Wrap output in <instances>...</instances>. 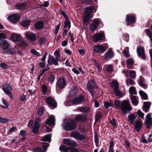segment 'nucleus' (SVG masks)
Masks as SVG:
<instances>
[{
    "label": "nucleus",
    "instance_id": "obj_59",
    "mask_svg": "<svg viewBox=\"0 0 152 152\" xmlns=\"http://www.w3.org/2000/svg\"><path fill=\"white\" fill-rule=\"evenodd\" d=\"M104 105L106 108H108L110 106H112L113 105V104L109 102H105L104 103Z\"/></svg>",
    "mask_w": 152,
    "mask_h": 152
},
{
    "label": "nucleus",
    "instance_id": "obj_27",
    "mask_svg": "<svg viewBox=\"0 0 152 152\" xmlns=\"http://www.w3.org/2000/svg\"><path fill=\"white\" fill-rule=\"evenodd\" d=\"M26 36L28 39L31 41H34L36 40L35 35L32 33H26Z\"/></svg>",
    "mask_w": 152,
    "mask_h": 152
},
{
    "label": "nucleus",
    "instance_id": "obj_33",
    "mask_svg": "<svg viewBox=\"0 0 152 152\" xmlns=\"http://www.w3.org/2000/svg\"><path fill=\"white\" fill-rule=\"evenodd\" d=\"M93 8L92 7H89L85 8V13L86 15L90 16L91 14L93 12Z\"/></svg>",
    "mask_w": 152,
    "mask_h": 152
},
{
    "label": "nucleus",
    "instance_id": "obj_18",
    "mask_svg": "<svg viewBox=\"0 0 152 152\" xmlns=\"http://www.w3.org/2000/svg\"><path fill=\"white\" fill-rule=\"evenodd\" d=\"M104 59L106 60H108L113 57L114 55L113 51L110 49L105 54Z\"/></svg>",
    "mask_w": 152,
    "mask_h": 152
},
{
    "label": "nucleus",
    "instance_id": "obj_24",
    "mask_svg": "<svg viewBox=\"0 0 152 152\" xmlns=\"http://www.w3.org/2000/svg\"><path fill=\"white\" fill-rule=\"evenodd\" d=\"M126 16V21L127 25H129L134 22L135 20V18L134 16L127 15Z\"/></svg>",
    "mask_w": 152,
    "mask_h": 152
},
{
    "label": "nucleus",
    "instance_id": "obj_16",
    "mask_svg": "<svg viewBox=\"0 0 152 152\" xmlns=\"http://www.w3.org/2000/svg\"><path fill=\"white\" fill-rule=\"evenodd\" d=\"M63 142L64 144L72 147H76L77 145L76 142L69 139H65L63 140Z\"/></svg>",
    "mask_w": 152,
    "mask_h": 152
},
{
    "label": "nucleus",
    "instance_id": "obj_15",
    "mask_svg": "<svg viewBox=\"0 0 152 152\" xmlns=\"http://www.w3.org/2000/svg\"><path fill=\"white\" fill-rule=\"evenodd\" d=\"M137 52L139 56L141 57L144 59L145 58L146 56L144 53V47H138L137 49Z\"/></svg>",
    "mask_w": 152,
    "mask_h": 152
},
{
    "label": "nucleus",
    "instance_id": "obj_28",
    "mask_svg": "<svg viewBox=\"0 0 152 152\" xmlns=\"http://www.w3.org/2000/svg\"><path fill=\"white\" fill-rule=\"evenodd\" d=\"M44 25V23L42 21L37 22L35 25V28L36 30H39L42 28Z\"/></svg>",
    "mask_w": 152,
    "mask_h": 152
},
{
    "label": "nucleus",
    "instance_id": "obj_62",
    "mask_svg": "<svg viewBox=\"0 0 152 152\" xmlns=\"http://www.w3.org/2000/svg\"><path fill=\"white\" fill-rule=\"evenodd\" d=\"M5 93L7 95H8L12 99H13V96L12 93L10 91H7L6 92H5Z\"/></svg>",
    "mask_w": 152,
    "mask_h": 152
},
{
    "label": "nucleus",
    "instance_id": "obj_47",
    "mask_svg": "<svg viewBox=\"0 0 152 152\" xmlns=\"http://www.w3.org/2000/svg\"><path fill=\"white\" fill-rule=\"evenodd\" d=\"M71 27L70 22L69 20H67L64 22V27L65 28L68 27V30Z\"/></svg>",
    "mask_w": 152,
    "mask_h": 152
},
{
    "label": "nucleus",
    "instance_id": "obj_12",
    "mask_svg": "<svg viewBox=\"0 0 152 152\" xmlns=\"http://www.w3.org/2000/svg\"><path fill=\"white\" fill-rule=\"evenodd\" d=\"M8 19L13 23H15L20 19V16L18 14H14L7 17Z\"/></svg>",
    "mask_w": 152,
    "mask_h": 152
},
{
    "label": "nucleus",
    "instance_id": "obj_26",
    "mask_svg": "<svg viewBox=\"0 0 152 152\" xmlns=\"http://www.w3.org/2000/svg\"><path fill=\"white\" fill-rule=\"evenodd\" d=\"M136 119V117L132 113L130 114L128 116V121L131 124L133 125L134 123V121Z\"/></svg>",
    "mask_w": 152,
    "mask_h": 152
},
{
    "label": "nucleus",
    "instance_id": "obj_41",
    "mask_svg": "<svg viewBox=\"0 0 152 152\" xmlns=\"http://www.w3.org/2000/svg\"><path fill=\"white\" fill-rule=\"evenodd\" d=\"M88 18H92V17L85 15L83 18V21L85 24L87 25L89 23V20L88 19Z\"/></svg>",
    "mask_w": 152,
    "mask_h": 152
},
{
    "label": "nucleus",
    "instance_id": "obj_60",
    "mask_svg": "<svg viewBox=\"0 0 152 152\" xmlns=\"http://www.w3.org/2000/svg\"><path fill=\"white\" fill-rule=\"evenodd\" d=\"M6 36L5 34L4 33H0V40L6 38Z\"/></svg>",
    "mask_w": 152,
    "mask_h": 152
},
{
    "label": "nucleus",
    "instance_id": "obj_11",
    "mask_svg": "<svg viewBox=\"0 0 152 152\" xmlns=\"http://www.w3.org/2000/svg\"><path fill=\"white\" fill-rule=\"evenodd\" d=\"M40 120V118H37L35 120L32 130L34 133L36 134L38 132L39 127V122Z\"/></svg>",
    "mask_w": 152,
    "mask_h": 152
},
{
    "label": "nucleus",
    "instance_id": "obj_31",
    "mask_svg": "<svg viewBox=\"0 0 152 152\" xmlns=\"http://www.w3.org/2000/svg\"><path fill=\"white\" fill-rule=\"evenodd\" d=\"M126 63L127 66L130 69L134 64V62L133 59L130 58L127 59L126 60Z\"/></svg>",
    "mask_w": 152,
    "mask_h": 152
},
{
    "label": "nucleus",
    "instance_id": "obj_19",
    "mask_svg": "<svg viewBox=\"0 0 152 152\" xmlns=\"http://www.w3.org/2000/svg\"><path fill=\"white\" fill-rule=\"evenodd\" d=\"M55 119L54 116L52 115L50 116L46 121V124L49 125H54L55 124Z\"/></svg>",
    "mask_w": 152,
    "mask_h": 152
},
{
    "label": "nucleus",
    "instance_id": "obj_50",
    "mask_svg": "<svg viewBox=\"0 0 152 152\" xmlns=\"http://www.w3.org/2000/svg\"><path fill=\"white\" fill-rule=\"evenodd\" d=\"M42 146L43 149L45 151L47 150V148L49 146V144L46 142L42 143Z\"/></svg>",
    "mask_w": 152,
    "mask_h": 152
},
{
    "label": "nucleus",
    "instance_id": "obj_17",
    "mask_svg": "<svg viewBox=\"0 0 152 152\" xmlns=\"http://www.w3.org/2000/svg\"><path fill=\"white\" fill-rule=\"evenodd\" d=\"M106 49L105 46L101 45H96L94 48V50L95 52L99 53L104 52L106 50Z\"/></svg>",
    "mask_w": 152,
    "mask_h": 152
},
{
    "label": "nucleus",
    "instance_id": "obj_29",
    "mask_svg": "<svg viewBox=\"0 0 152 152\" xmlns=\"http://www.w3.org/2000/svg\"><path fill=\"white\" fill-rule=\"evenodd\" d=\"M75 120L77 121H83L86 119V117L85 115H79L75 117Z\"/></svg>",
    "mask_w": 152,
    "mask_h": 152
},
{
    "label": "nucleus",
    "instance_id": "obj_40",
    "mask_svg": "<svg viewBox=\"0 0 152 152\" xmlns=\"http://www.w3.org/2000/svg\"><path fill=\"white\" fill-rule=\"evenodd\" d=\"M143 104L144 105L143 110L145 112H147L150 106L151 103L149 102H144Z\"/></svg>",
    "mask_w": 152,
    "mask_h": 152
},
{
    "label": "nucleus",
    "instance_id": "obj_13",
    "mask_svg": "<svg viewBox=\"0 0 152 152\" xmlns=\"http://www.w3.org/2000/svg\"><path fill=\"white\" fill-rule=\"evenodd\" d=\"M104 37V33H99L94 34L93 37V41L95 42H97L102 40Z\"/></svg>",
    "mask_w": 152,
    "mask_h": 152
},
{
    "label": "nucleus",
    "instance_id": "obj_38",
    "mask_svg": "<svg viewBox=\"0 0 152 152\" xmlns=\"http://www.w3.org/2000/svg\"><path fill=\"white\" fill-rule=\"evenodd\" d=\"M129 74L130 77L132 79H134L136 76V72L134 70H129Z\"/></svg>",
    "mask_w": 152,
    "mask_h": 152
},
{
    "label": "nucleus",
    "instance_id": "obj_53",
    "mask_svg": "<svg viewBox=\"0 0 152 152\" xmlns=\"http://www.w3.org/2000/svg\"><path fill=\"white\" fill-rule=\"evenodd\" d=\"M54 54L56 58L59 60L60 58V55L59 53V51L56 50L54 53Z\"/></svg>",
    "mask_w": 152,
    "mask_h": 152
},
{
    "label": "nucleus",
    "instance_id": "obj_52",
    "mask_svg": "<svg viewBox=\"0 0 152 152\" xmlns=\"http://www.w3.org/2000/svg\"><path fill=\"white\" fill-rule=\"evenodd\" d=\"M137 114L138 116L141 118L143 119L144 115V114L140 110H138L137 111Z\"/></svg>",
    "mask_w": 152,
    "mask_h": 152
},
{
    "label": "nucleus",
    "instance_id": "obj_36",
    "mask_svg": "<svg viewBox=\"0 0 152 152\" xmlns=\"http://www.w3.org/2000/svg\"><path fill=\"white\" fill-rule=\"evenodd\" d=\"M3 90L5 92L12 90V88L9 84H5L3 86Z\"/></svg>",
    "mask_w": 152,
    "mask_h": 152
},
{
    "label": "nucleus",
    "instance_id": "obj_48",
    "mask_svg": "<svg viewBox=\"0 0 152 152\" xmlns=\"http://www.w3.org/2000/svg\"><path fill=\"white\" fill-rule=\"evenodd\" d=\"M110 123L114 127H116L117 126V124L115 118H113L112 120L110 121Z\"/></svg>",
    "mask_w": 152,
    "mask_h": 152
},
{
    "label": "nucleus",
    "instance_id": "obj_49",
    "mask_svg": "<svg viewBox=\"0 0 152 152\" xmlns=\"http://www.w3.org/2000/svg\"><path fill=\"white\" fill-rule=\"evenodd\" d=\"M102 113L100 112H98L95 116L96 122L102 116Z\"/></svg>",
    "mask_w": 152,
    "mask_h": 152
},
{
    "label": "nucleus",
    "instance_id": "obj_42",
    "mask_svg": "<svg viewBox=\"0 0 152 152\" xmlns=\"http://www.w3.org/2000/svg\"><path fill=\"white\" fill-rule=\"evenodd\" d=\"M123 53L125 56L126 57H128L130 55L129 53V48L128 47H126L124 48Z\"/></svg>",
    "mask_w": 152,
    "mask_h": 152
},
{
    "label": "nucleus",
    "instance_id": "obj_61",
    "mask_svg": "<svg viewBox=\"0 0 152 152\" xmlns=\"http://www.w3.org/2000/svg\"><path fill=\"white\" fill-rule=\"evenodd\" d=\"M27 134L26 131L24 130H21L20 132V135L22 136L26 135Z\"/></svg>",
    "mask_w": 152,
    "mask_h": 152
},
{
    "label": "nucleus",
    "instance_id": "obj_64",
    "mask_svg": "<svg viewBox=\"0 0 152 152\" xmlns=\"http://www.w3.org/2000/svg\"><path fill=\"white\" fill-rule=\"evenodd\" d=\"M9 121L8 119L1 118V123H6L8 122Z\"/></svg>",
    "mask_w": 152,
    "mask_h": 152
},
{
    "label": "nucleus",
    "instance_id": "obj_5",
    "mask_svg": "<svg viewBox=\"0 0 152 152\" xmlns=\"http://www.w3.org/2000/svg\"><path fill=\"white\" fill-rule=\"evenodd\" d=\"M59 150L62 152H79L77 149L75 148H72L64 145L60 146Z\"/></svg>",
    "mask_w": 152,
    "mask_h": 152
},
{
    "label": "nucleus",
    "instance_id": "obj_39",
    "mask_svg": "<svg viewBox=\"0 0 152 152\" xmlns=\"http://www.w3.org/2000/svg\"><path fill=\"white\" fill-rule=\"evenodd\" d=\"M139 93L142 98L143 100L147 99L148 97L146 94L142 90L139 91Z\"/></svg>",
    "mask_w": 152,
    "mask_h": 152
},
{
    "label": "nucleus",
    "instance_id": "obj_45",
    "mask_svg": "<svg viewBox=\"0 0 152 152\" xmlns=\"http://www.w3.org/2000/svg\"><path fill=\"white\" fill-rule=\"evenodd\" d=\"M26 7L25 4H20L17 5L16 6V8L19 10H22L24 9Z\"/></svg>",
    "mask_w": 152,
    "mask_h": 152
},
{
    "label": "nucleus",
    "instance_id": "obj_43",
    "mask_svg": "<svg viewBox=\"0 0 152 152\" xmlns=\"http://www.w3.org/2000/svg\"><path fill=\"white\" fill-rule=\"evenodd\" d=\"M89 108L88 107H81L79 108L78 110L80 111L83 113H86L89 110Z\"/></svg>",
    "mask_w": 152,
    "mask_h": 152
},
{
    "label": "nucleus",
    "instance_id": "obj_35",
    "mask_svg": "<svg viewBox=\"0 0 152 152\" xmlns=\"http://www.w3.org/2000/svg\"><path fill=\"white\" fill-rule=\"evenodd\" d=\"M51 134H49L46 135L42 139V141H47L50 142L51 141Z\"/></svg>",
    "mask_w": 152,
    "mask_h": 152
},
{
    "label": "nucleus",
    "instance_id": "obj_23",
    "mask_svg": "<svg viewBox=\"0 0 152 152\" xmlns=\"http://www.w3.org/2000/svg\"><path fill=\"white\" fill-rule=\"evenodd\" d=\"M77 92L78 90L77 87L74 86L71 89L69 92V96L70 97H72L77 94Z\"/></svg>",
    "mask_w": 152,
    "mask_h": 152
},
{
    "label": "nucleus",
    "instance_id": "obj_32",
    "mask_svg": "<svg viewBox=\"0 0 152 152\" xmlns=\"http://www.w3.org/2000/svg\"><path fill=\"white\" fill-rule=\"evenodd\" d=\"M130 98L132 101V104L135 106H137L138 104L137 101V97L136 96L131 95L130 96Z\"/></svg>",
    "mask_w": 152,
    "mask_h": 152
},
{
    "label": "nucleus",
    "instance_id": "obj_22",
    "mask_svg": "<svg viewBox=\"0 0 152 152\" xmlns=\"http://www.w3.org/2000/svg\"><path fill=\"white\" fill-rule=\"evenodd\" d=\"M84 100V97L82 96H80L72 100L71 102L75 104H78L83 102Z\"/></svg>",
    "mask_w": 152,
    "mask_h": 152
},
{
    "label": "nucleus",
    "instance_id": "obj_58",
    "mask_svg": "<svg viewBox=\"0 0 152 152\" xmlns=\"http://www.w3.org/2000/svg\"><path fill=\"white\" fill-rule=\"evenodd\" d=\"M0 66L4 69H7L8 68L7 65L4 63H1V64Z\"/></svg>",
    "mask_w": 152,
    "mask_h": 152
},
{
    "label": "nucleus",
    "instance_id": "obj_54",
    "mask_svg": "<svg viewBox=\"0 0 152 152\" xmlns=\"http://www.w3.org/2000/svg\"><path fill=\"white\" fill-rule=\"evenodd\" d=\"M34 152H45V151L42 149L38 148H36L34 149Z\"/></svg>",
    "mask_w": 152,
    "mask_h": 152
},
{
    "label": "nucleus",
    "instance_id": "obj_63",
    "mask_svg": "<svg viewBox=\"0 0 152 152\" xmlns=\"http://www.w3.org/2000/svg\"><path fill=\"white\" fill-rule=\"evenodd\" d=\"M44 111V109L43 108H41L39 109L38 114L39 115H41L43 113Z\"/></svg>",
    "mask_w": 152,
    "mask_h": 152
},
{
    "label": "nucleus",
    "instance_id": "obj_37",
    "mask_svg": "<svg viewBox=\"0 0 152 152\" xmlns=\"http://www.w3.org/2000/svg\"><path fill=\"white\" fill-rule=\"evenodd\" d=\"M30 20L27 19V18H26L22 20L21 24L24 27H26L30 24Z\"/></svg>",
    "mask_w": 152,
    "mask_h": 152
},
{
    "label": "nucleus",
    "instance_id": "obj_4",
    "mask_svg": "<svg viewBox=\"0 0 152 152\" xmlns=\"http://www.w3.org/2000/svg\"><path fill=\"white\" fill-rule=\"evenodd\" d=\"M112 86L114 88V92L116 96H118L120 98L124 96L123 93L118 89V82L115 81H112Z\"/></svg>",
    "mask_w": 152,
    "mask_h": 152
},
{
    "label": "nucleus",
    "instance_id": "obj_2",
    "mask_svg": "<svg viewBox=\"0 0 152 152\" xmlns=\"http://www.w3.org/2000/svg\"><path fill=\"white\" fill-rule=\"evenodd\" d=\"M62 126L64 130L68 131L74 129L77 126L75 121L71 119H68L67 121L64 120Z\"/></svg>",
    "mask_w": 152,
    "mask_h": 152
},
{
    "label": "nucleus",
    "instance_id": "obj_20",
    "mask_svg": "<svg viewBox=\"0 0 152 152\" xmlns=\"http://www.w3.org/2000/svg\"><path fill=\"white\" fill-rule=\"evenodd\" d=\"M137 81L140 86L143 88L146 89L147 88V85L145 84L144 79L143 77L140 76L139 80Z\"/></svg>",
    "mask_w": 152,
    "mask_h": 152
},
{
    "label": "nucleus",
    "instance_id": "obj_14",
    "mask_svg": "<svg viewBox=\"0 0 152 152\" xmlns=\"http://www.w3.org/2000/svg\"><path fill=\"white\" fill-rule=\"evenodd\" d=\"M59 60L56 58H55L53 56L50 55L48 60V62L49 65H51L53 64L55 65H57L58 64V61Z\"/></svg>",
    "mask_w": 152,
    "mask_h": 152
},
{
    "label": "nucleus",
    "instance_id": "obj_44",
    "mask_svg": "<svg viewBox=\"0 0 152 152\" xmlns=\"http://www.w3.org/2000/svg\"><path fill=\"white\" fill-rule=\"evenodd\" d=\"M126 84L127 85H134L135 83L134 81L129 78L126 79Z\"/></svg>",
    "mask_w": 152,
    "mask_h": 152
},
{
    "label": "nucleus",
    "instance_id": "obj_21",
    "mask_svg": "<svg viewBox=\"0 0 152 152\" xmlns=\"http://www.w3.org/2000/svg\"><path fill=\"white\" fill-rule=\"evenodd\" d=\"M22 37L19 34H12L10 38L11 39L15 41L18 42L19 40H20L22 38Z\"/></svg>",
    "mask_w": 152,
    "mask_h": 152
},
{
    "label": "nucleus",
    "instance_id": "obj_6",
    "mask_svg": "<svg viewBox=\"0 0 152 152\" xmlns=\"http://www.w3.org/2000/svg\"><path fill=\"white\" fill-rule=\"evenodd\" d=\"M100 22H101V20L100 18L94 19L92 21V23L90 25V30L92 31H94L96 29Z\"/></svg>",
    "mask_w": 152,
    "mask_h": 152
},
{
    "label": "nucleus",
    "instance_id": "obj_55",
    "mask_svg": "<svg viewBox=\"0 0 152 152\" xmlns=\"http://www.w3.org/2000/svg\"><path fill=\"white\" fill-rule=\"evenodd\" d=\"M113 66L111 65H109L107 67V70L108 72H111L113 71Z\"/></svg>",
    "mask_w": 152,
    "mask_h": 152
},
{
    "label": "nucleus",
    "instance_id": "obj_8",
    "mask_svg": "<svg viewBox=\"0 0 152 152\" xmlns=\"http://www.w3.org/2000/svg\"><path fill=\"white\" fill-rule=\"evenodd\" d=\"M45 101L53 109L55 108L57 106L56 102H55L54 98L50 96L46 98Z\"/></svg>",
    "mask_w": 152,
    "mask_h": 152
},
{
    "label": "nucleus",
    "instance_id": "obj_56",
    "mask_svg": "<svg viewBox=\"0 0 152 152\" xmlns=\"http://www.w3.org/2000/svg\"><path fill=\"white\" fill-rule=\"evenodd\" d=\"M31 52L34 55L39 56L40 55V53L36 51L34 49H32L31 51Z\"/></svg>",
    "mask_w": 152,
    "mask_h": 152
},
{
    "label": "nucleus",
    "instance_id": "obj_3",
    "mask_svg": "<svg viewBox=\"0 0 152 152\" xmlns=\"http://www.w3.org/2000/svg\"><path fill=\"white\" fill-rule=\"evenodd\" d=\"M96 86L95 82L93 79L91 80L87 83V88L88 89L92 97H94L95 96L94 87H95Z\"/></svg>",
    "mask_w": 152,
    "mask_h": 152
},
{
    "label": "nucleus",
    "instance_id": "obj_46",
    "mask_svg": "<svg viewBox=\"0 0 152 152\" xmlns=\"http://www.w3.org/2000/svg\"><path fill=\"white\" fill-rule=\"evenodd\" d=\"M130 94H136L137 93L136 91L135 88L134 86H131L129 88Z\"/></svg>",
    "mask_w": 152,
    "mask_h": 152
},
{
    "label": "nucleus",
    "instance_id": "obj_34",
    "mask_svg": "<svg viewBox=\"0 0 152 152\" xmlns=\"http://www.w3.org/2000/svg\"><path fill=\"white\" fill-rule=\"evenodd\" d=\"M18 43L20 46L23 48L27 47L28 45V44L26 42L23 40L22 37V39L20 40H19Z\"/></svg>",
    "mask_w": 152,
    "mask_h": 152
},
{
    "label": "nucleus",
    "instance_id": "obj_1",
    "mask_svg": "<svg viewBox=\"0 0 152 152\" xmlns=\"http://www.w3.org/2000/svg\"><path fill=\"white\" fill-rule=\"evenodd\" d=\"M115 106L121 109V111L124 113H128L132 109L129 99L123 101L121 102L120 100H117L115 101Z\"/></svg>",
    "mask_w": 152,
    "mask_h": 152
},
{
    "label": "nucleus",
    "instance_id": "obj_57",
    "mask_svg": "<svg viewBox=\"0 0 152 152\" xmlns=\"http://www.w3.org/2000/svg\"><path fill=\"white\" fill-rule=\"evenodd\" d=\"M95 66L96 68L97 69V70L99 72H100L101 71L102 67L100 66L99 64L97 63H95Z\"/></svg>",
    "mask_w": 152,
    "mask_h": 152
},
{
    "label": "nucleus",
    "instance_id": "obj_51",
    "mask_svg": "<svg viewBox=\"0 0 152 152\" xmlns=\"http://www.w3.org/2000/svg\"><path fill=\"white\" fill-rule=\"evenodd\" d=\"M42 90L43 94H45L47 92V87L45 85H43L42 86Z\"/></svg>",
    "mask_w": 152,
    "mask_h": 152
},
{
    "label": "nucleus",
    "instance_id": "obj_9",
    "mask_svg": "<svg viewBox=\"0 0 152 152\" xmlns=\"http://www.w3.org/2000/svg\"><path fill=\"white\" fill-rule=\"evenodd\" d=\"M70 135L71 137H74L77 140H81L85 138V136L83 134L77 132H71Z\"/></svg>",
    "mask_w": 152,
    "mask_h": 152
},
{
    "label": "nucleus",
    "instance_id": "obj_10",
    "mask_svg": "<svg viewBox=\"0 0 152 152\" xmlns=\"http://www.w3.org/2000/svg\"><path fill=\"white\" fill-rule=\"evenodd\" d=\"M146 120L145 123L146 125V127L148 128H150L152 126V118L151 114H148L146 116Z\"/></svg>",
    "mask_w": 152,
    "mask_h": 152
},
{
    "label": "nucleus",
    "instance_id": "obj_7",
    "mask_svg": "<svg viewBox=\"0 0 152 152\" xmlns=\"http://www.w3.org/2000/svg\"><path fill=\"white\" fill-rule=\"evenodd\" d=\"M66 85V80L63 77L59 78L56 82V88L62 89Z\"/></svg>",
    "mask_w": 152,
    "mask_h": 152
},
{
    "label": "nucleus",
    "instance_id": "obj_30",
    "mask_svg": "<svg viewBox=\"0 0 152 152\" xmlns=\"http://www.w3.org/2000/svg\"><path fill=\"white\" fill-rule=\"evenodd\" d=\"M142 121H138L135 123V128L137 132H139L142 127Z\"/></svg>",
    "mask_w": 152,
    "mask_h": 152
},
{
    "label": "nucleus",
    "instance_id": "obj_25",
    "mask_svg": "<svg viewBox=\"0 0 152 152\" xmlns=\"http://www.w3.org/2000/svg\"><path fill=\"white\" fill-rule=\"evenodd\" d=\"M9 43L5 40H2L0 41L1 47L3 49H6L9 46Z\"/></svg>",
    "mask_w": 152,
    "mask_h": 152
}]
</instances>
